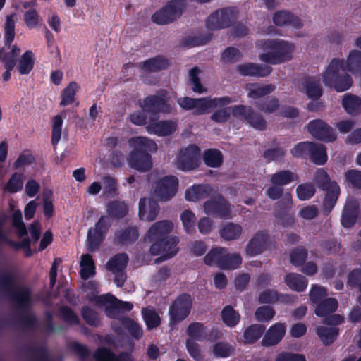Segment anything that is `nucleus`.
<instances>
[{"instance_id":"f257e3e1","label":"nucleus","mask_w":361,"mask_h":361,"mask_svg":"<svg viewBox=\"0 0 361 361\" xmlns=\"http://www.w3.org/2000/svg\"><path fill=\"white\" fill-rule=\"evenodd\" d=\"M0 290L15 305L20 314L17 322L26 329L37 326L36 315L30 312L32 308V290L26 286H18L14 274L8 271L0 273Z\"/></svg>"},{"instance_id":"f03ea898","label":"nucleus","mask_w":361,"mask_h":361,"mask_svg":"<svg viewBox=\"0 0 361 361\" xmlns=\"http://www.w3.org/2000/svg\"><path fill=\"white\" fill-rule=\"evenodd\" d=\"M173 228V223L166 220L157 221L149 228L145 241L152 243L149 251L152 255H161L163 259H167L177 254L178 238L168 236Z\"/></svg>"},{"instance_id":"7ed1b4c3","label":"nucleus","mask_w":361,"mask_h":361,"mask_svg":"<svg viewBox=\"0 0 361 361\" xmlns=\"http://www.w3.org/2000/svg\"><path fill=\"white\" fill-rule=\"evenodd\" d=\"M128 142L133 149L127 158L129 166L140 172L149 171L153 166L151 153L157 151V143L142 136L133 137L128 140Z\"/></svg>"},{"instance_id":"20e7f679","label":"nucleus","mask_w":361,"mask_h":361,"mask_svg":"<svg viewBox=\"0 0 361 361\" xmlns=\"http://www.w3.org/2000/svg\"><path fill=\"white\" fill-rule=\"evenodd\" d=\"M231 113L235 118L245 121L257 130L262 131L267 128V121L263 116L256 112L252 106L243 104L217 110L211 115L210 118L216 123H226L230 118Z\"/></svg>"},{"instance_id":"39448f33","label":"nucleus","mask_w":361,"mask_h":361,"mask_svg":"<svg viewBox=\"0 0 361 361\" xmlns=\"http://www.w3.org/2000/svg\"><path fill=\"white\" fill-rule=\"evenodd\" d=\"M258 46L266 51L259 55V60L271 65L281 64L291 60L295 49L293 43L279 39L260 40Z\"/></svg>"},{"instance_id":"423d86ee","label":"nucleus","mask_w":361,"mask_h":361,"mask_svg":"<svg viewBox=\"0 0 361 361\" xmlns=\"http://www.w3.org/2000/svg\"><path fill=\"white\" fill-rule=\"evenodd\" d=\"M342 64L343 63L339 61L338 58H334L322 74L324 85L338 92L347 91L353 83L352 77L346 73Z\"/></svg>"},{"instance_id":"0eeeda50","label":"nucleus","mask_w":361,"mask_h":361,"mask_svg":"<svg viewBox=\"0 0 361 361\" xmlns=\"http://www.w3.org/2000/svg\"><path fill=\"white\" fill-rule=\"evenodd\" d=\"M187 6V0H170L152 14V20L160 25L172 23L180 18Z\"/></svg>"},{"instance_id":"6e6552de","label":"nucleus","mask_w":361,"mask_h":361,"mask_svg":"<svg viewBox=\"0 0 361 361\" xmlns=\"http://www.w3.org/2000/svg\"><path fill=\"white\" fill-rule=\"evenodd\" d=\"M141 109L149 114L157 116L159 114H169L172 113L173 106L170 103V97L166 90H161L157 94H150L139 101Z\"/></svg>"},{"instance_id":"1a4fd4ad","label":"nucleus","mask_w":361,"mask_h":361,"mask_svg":"<svg viewBox=\"0 0 361 361\" xmlns=\"http://www.w3.org/2000/svg\"><path fill=\"white\" fill-rule=\"evenodd\" d=\"M192 299L189 293L177 296L169 308V326L173 327L185 320L190 314Z\"/></svg>"},{"instance_id":"9d476101","label":"nucleus","mask_w":361,"mask_h":361,"mask_svg":"<svg viewBox=\"0 0 361 361\" xmlns=\"http://www.w3.org/2000/svg\"><path fill=\"white\" fill-rule=\"evenodd\" d=\"M238 18V11L235 8H224L209 15L206 20V27L210 30H218L231 27Z\"/></svg>"},{"instance_id":"9b49d317","label":"nucleus","mask_w":361,"mask_h":361,"mask_svg":"<svg viewBox=\"0 0 361 361\" xmlns=\"http://www.w3.org/2000/svg\"><path fill=\"white\" fill-rule=\"evenodd\" d=\"M111 226V221L107 216H102L95 224L94 228L87 231V247L89 252H94L99 249L104 240Z\"/></svg>"},{"instance_id":"f8f14e48","label":"nucleus","mask_w":361,"mask_h":361,"mask_svg":"<svg viewBox=\"0 0 361 361\" xmlns=\"http://www.w3.org/2000/svg\"><path fill=\"white\" fill-rule=\"evenodd\" d=\"M200 163V149L195 145H189L182 149L177 157V167L183 171H190L199 167Z\"/></svg>"},{"instance_id":"ddd939ff","label":"nucleus","mask_w":361,"mask_h":361,"mask_svg":"<svg viewBox=\"0 0 361 361\" xmlns=\"http://www.w3.org/2000/svg\"><path fill=\"white\" fill-rule=\"evenodd\" d=\"M204 212L213 217L226 219L231 213V204L218 191L203 205Z\"/></svg>"},{"instance_id":"4468645a","label":"nucleus","mask_w":361,"mask_h":361,"mask_svg":"<svg viewBox=\"0 0 361 361\" xmlns=\"http://www.w3.org/2000/svg\"><path fill=\"white\" fill-rule=\"evenodd\" d=\"M111 326L117 335H123L127 332L135 340H140L143 336L142 326L128 317H122L119 318V321H113Z\"/></svg>"},{"instance_id":"2eb2a0df","label":"nucleus","mask_w":361,"mask_h":361,"mask_svg":"<svg viewBox=\"0 0 361 361\" xmlns=\"http://www.w3.org/2000/svg\"><path fill=\"white\" fill-rule=\"evenodd\" d=\"M307 129L312 137L325 142H332L337 138L333 128L322 119L310 121L307 126Z\"/></svg>"},{"instance_id":"dca6fc26","label":"nucleus","mask_w":361,"mask_h":361,"mask_svg":"<svg viewBox=\"0 0 361 361\" xmlns=\"http://www.w3.org/2000/svg\"><path fill=\"white\" fill-rule=\"evenodd\" d=\"M271 236L267 230L257 231L248 241L245 247V253L249 257L262 254L269 247Z\"/></svg>"},{"instance_id":"f3484780","label":"nucleus","mask_w":361,"mask_h":361,"mask_svg":"<svg viewBox=\"0 0 361 361\" xmlns=\"http://www.w3.org/2000/svg\"><path fill=\"white\" fill-rule=\"evenodd\" d=\"M178 188V179L174 176H166L157 181L155 193L163 201L171 200Z\"/></svg>"},{"instance_id":"a211bd4d","label":"nucleus","mask_w":361,"mask_h":361,"mask_svg":"<svg viewBox=\"0 0 361 361\" xmlns=\"http://www.w3.org/2000/svg\"><path fill=\"white\" fill-rule=\"evenodd\" d=\"M237 71L242 76L264 78L271 73L273 68L267 64L250 62L238 65Z\"/></svg>"},{"instance_id":"6ab92c4d","label":"nucleus","mask_w":361,"mask_h":361,"mask_svg":"<svg viewBox=\"0 0 361 361\" xmlns=\"http://www.w3.org/2000/svg\"><path fill=\"white\" fill-rule=\"evenodd\" d=\"M286 331L285 324L277 322L271 325L261 341V344L264 347H270L279 344L283 337Z\"/></svg>"},{"instance_id":"aec40b11","label":"nucleus","mask_w":361,"mask_h":361,"mask_svg":"<svg viewBox=\"0 0 361 361\" xmlns=\"http://www.w3.org/2000/svg\"><path fill=\"white\" fill-rule=\"evenodd\" d=\"M217 190L209 184L193 185L185 191V197L188 201L197 202L206 198H212Z\"/></svg>"},{"instance_id":"412c9836","label":"nucleus","mask_w":361,"mask_h":361,"mask_svg":"<svg viewBox=\"0 0 361 361\" xmlns=\"http://www.w3.org/2000/svg\"><path fill=\"white\" fill-rule=\"evenodd\" d=\"M177 128V123L172 120L150 121L147 126V130L149 133L164 137L173 134Z\"/></svg>"},{"instance_id":"4be33fe9","label":"nucleus","mask_w":361,"mask_h":361,"mask_svg":"<svg viewBox=\"0 0 361 361\" xmlns=\"http://www.w3.org/2000/svg\"><path fill=\"white\" fill-rule=\"evenodd\" d=\"M139 238V231L135 226H128L114 233V244L128 246L134 244Z\"/></svg>"},{"instance_id":"5701e85b","label":"nucleus","mask_w":361,"mask_h":361,"mask_svg":"<svg viewBox=\"0 0 361 361\" xmlns=\"http://www.w3.org/2000/svg\"><path fill=\"white\" fill-rule=\"evenodd\" d=\"M159 205L157 201L153 199L141 198L139 202L138 215L141 220L147 221H154L159 212Z\"/></svg>"},{"instance_id":"b1692460","label":"nucleus","mask_w":361,"mask_h":361,"mask_svg":"<svg viewBox=\"0 0 361 361\" xmlns=\"http://www.w3.org/2000/svg\"><path fill=\"white\" fill-rule=\"evenodd\" d=\"M301 92L312 100H319L323 94V89L318 78L306 76L301 81Z\"/></svg>"},{"instance_id":"393cba45","label":"nucleus","mask_w":361,"mask_h":361,"mask_svg":"<svg viewBox=\"0 0 361 361\" xmlns=\"http://www.w3.org/2000/svg\"><path fill=\"white\" fill-rule=\"evenodd\" d=\"M274 23L279 27H293L300 29L302 27L301 20L293 13L287 11H278L273 16Z\"/></svg>"},{"instance_id":"a878e982","label":"nucleus","mask_w":361,"mask_h":361,"mask_svg":"<svg viewBox=\"0 0 361 361\" xmlns=\"http://www.w3.org/2000/svg\"><path fill=\"white\" fill-rule=\"evenodd\" d=\"M171 65L170 61L162 55H157L140 63L138 67L146 73H157L166 70Z\"/></svg>"},{"instance_id":"bb28decb","label":"nucleus","mask_w":361,"mask_h":361,"mask_svg":"<svg viewBox=\"0 0 361 361\" xmlns=\"http://www.w3.org/2000/svg\"><path fill=\"white\" fill-rule=\"evenodd\" d=\"M359 214V205L356 201H348L342 211L341 222L344 228H351L356 223Z\"/></svg>"},{"instance_id":"cd10ccee","label":"nucleus","mask_w":361,"mask_h":361,"mask_svg":"<svg viewBox=\"0 0 361 361\" xmlns=\"http://www.w3.org/2000/svg\"><path fill=\"white\" fill-rule=\"evenodd\" d=\"M324 191L326 193L322 202V212L324 216H327L336 204L341 190L339 185H334L333 188Z\"/></svg>"},{"instance_id":"c85d7f7f","label":"nucleus","mask_w":361,"mask_h":361,"mask_svg":"<svg viewBox=\"0 0 361 361\" xmlns=\"http://www.w3.org/2000/svg\"><path fill=\"white\" fill-rule=\"evenodd\" d=\"M339 61L343 63V68L353 74L361 72V51L352 50L347 58V60L339 59Z\"/></svg>"},{"instance_id":"c756f323","label":"nucleus","mask_w":361,"mask_h":361,"mask_svg":"<svg viewBox=\"0 0 361 361\" xmlns=\"http://www.w3.org/2000/svg\"><path fill=\"white\" fill-rule=\"evenodd\" d=\"M342 105L345 111L352 116L361 114V98L352 94H345L342 99Z\"/></svg>"},{"instance_id":"7c9ffc66","label":"nucleus","mask_w":361,"mask_h":361,"mask_svg":"<svg viewBox=\"0 0 361 361\" xmlns=\"http://www.w3.org/2000/svg\"><path fill=\"white\" fill-rule=\"evenodd\" d=\"M266 326L261 324H254L248 326L243 336L245 344H253L258 341L265 332Z\"/></svg>"},{"instance_id":"2f4dec72","label":"nucleus","mask_w":361,"mask_h":361,"mask_svg":"<svg viewBox=\"0 0 361 361\" xmlns=\"http://www.w3.org/2000/svg\"><path fill=\"white\" fill-rule=\"evenodd\" d=\"M298 180V176L289 170L276 171L270 178V182L272 185H276L281 188Z\"/></svg>"},{"instance_id":"473e14b6","label":"nucleus","mask_w":361,"mask_h":361,"mask_svg":"<svg viewBox=\"0 0 361 361\" xmlns=\"http://www.w3.org/2000/svg\"><path fill=\"white\" fill-rule=\"evenodd\" d=\"M247 86V90H248L247 97L253 99L269 95L276 89V86L273 84L259 85L257 83H251Z\"/></svg>"},{"instance_id":"72a5a7b5","label":"nucleus","mask_w":361,"mask_h":361,"mask_svg":"<svg viewBox=\"0 0 361 361\" xmlns=\"http://www.w3.org/2000/svg\"><path fill=\"white\" fill-rule=\"evenodd\" d=\"M286 284L293 290L302 292L307 286V279L302 275L289 273L284 279Z\"/></svg>"},{"instance_id":"f704fd0d","label":"nucleus","mask_w":361,"mask_h":361,"mask_svg":"<svg viewBox=\"0 0 361 361\" xmlns=\"http://www.w3.org/2000/svg\"><path fill=\"white\" fill-rule=\"evenodd\" d=\"M207 327L202 322H194L188 326L186 334L188 339H193L195 341H205Z\"/></svg>"},{"instance_id":"c9c22d12","label":"nucleus","mask_w":361,"mask_h":361,"mask_svg":"<svg viewBox=\"0 0 361 361\" xmlns=\"http://www.w3.org/2000/svg\"><path fill=\"white\" fill-rule=\"evenodd\" d=\"M106 212L111 218L121 219L128 213V207L123 201L113 200L106 205Z\"/></svg>"},{"instance_id":"e433bc0d","label":"nucleus","mask_w":361,"mask_h":361,"mask_svg":"<svg viewBox=\"0 0 361 361\" xmlns=\"http://www.w3.org/2000/svg\"><path fill=\"white\" fill-rule=\"evenodd\" d=\"M203 161L205 165L212 168L220 167L224 161L222 152L215 148L206 149L203 153Z\"/></svg>"},{"instance_id":"4c0bfd02","label":"nucleus","mask_w":361,"mask_h":361,"mask_svg":"<svg viewBox=\"0 0 361 361\" xmlns=\"http://www.w3.org/2000/svg\"><path fill=\"white\" fill-rule=\"evenodd\" d=\"M316 334L324 345H329L337 338L339 329L337 327L320 326L317 328Z\"/></svg>"},{"instance_id":"58836bf2","label":"nucleus","mask_w":361,"mask_h":361,"mask_svg":"<svg viewBox=\"0 0 361 361\" xmlns=\"http://www.w3.org/2000/svg\"><path fill=\"white\" fill-rule=\"evenodd\" d=\"M128 259V256L126 252L118 253L106 262V269L111 272L125 271Z\"/></svg>"},{"instance_id":"ea45409f","label":"nucleus","mask_w":361,"mask_h":361,"mask_svg":"<svg viewBox=\"0 0 361 361\" xmlns=\"http://www.w3.org/2000/svg\"><path fill=\"white\" fill-rule=\"evenodd\" d=\"M308 158L316 165L325 164L328 159L326 147L322 144L313 142Z\"/></svg>"},{"instance_id":"a19ab883","label":"nucleus","mask_w":361,"mask_h":361,"mask_svg":"<svg viewBox=\"0 0 361 361\" xmlns=\"http://www.w3.org/2000/svg\"><path fill=\"white\" fill-rule=\"evenodd\" d=\"M258 110L264 114H273L280 107V101L275 97H268L259 99L255 103Z\"/></svg>"},{"instance_id":"79ce46f5","label":"nucleus","mask_w":361,"mask_h":361,"mask_svg":"<svg viewBox=\"0 0 361 361\" xmlns=\"http://www.w3.org/2000/svg\"><path fill=\"white\" fill-rule=\"evenodd\" d=\"M314 180L319 190L324 191L338 185L335 180H331L329 174L324 169H318L314 174Z\"/></svg>"},{"instance_id":"37998d69","label":"nucleus","mask_w":361,"mask_h":361,"mask_svg":"<svg viewBox=\"0 0 361 361\" xmlns=\"http://www.w3.org/2000/svg\"><path fill=\"white\" fill-rule=\"evenodd\" d=\"M338 307V302L335 298H328L319 302L314 310L318 317H326L334 312Z\"/></svg>"},{"instance_id":"c03bdc74","label":"nucleus","mask_w":361,"mask_h":361,"mask_svg":"<svg viewBox=\"0 0 361 361\" xmlns=\"http://www.w3.org/2000/svg\"><path fill=\"white\" fill-rule=\"evenodd\" d=\"M106 297H109V295L99 296L97 299V302L100 304L109 303L104 309L105 314L109 318L115 319H117V321H119V318L124 316L121 315V313L120 310H118V307L116 305L115 300L111 298V300H109L106 299Z\"/></svg>"},{"instance_id":"a18cd8bd","label":"nucleus","mask_w":361,"mask_h":361,"mask_svg":"<svg viewBox=\"0 0 361 361\" xmlns=\"http://www.w3.org/2000/svg\"><path fill=\"white\" fill-rule=\"evenodd\" d=\"M223 322L228 327L235 326L240 322V315L231 305H226L221 312Z\"/></svg>"},{"instance_id":"49530a36","label":"nucleus","mask_w":361,"mask_h":361,"mask_svg":"<svg viewBox=\"0 0 361 361\" xmlns=\"http://www.w3.org/2000/svg\"><path fill=\"white\" fill-rule=\"evenodd\" d=\"M79 88L76 82H71L61 92L60 106H66L72 104L75 100V95Z\"/></svg>"},{"instance_id":"de8ad7c7","label":"nucleus","mask_w":361,"mask_h":361,"mask_svg":"<svg viewBox=\"0 0 361 361\" xmlns=\"http://www.w3.org/2000/svg\"><path fill=\"white\" fill-rule=\"evenodd\" d=\"M242 230L240 225L229 222L220 230V235L226 240H233L240 238Z\"/></svg>"},{"instance_id":"09e8293b","label":"nucleus","mask_w":361,"mask_h":361,"mask_svg":"<svg viewBox=\"0 0 361 361\" xmlns=\"http://www.w3.org/2000/svg\"><path fill=\"white\" fill-rule=\"evenodd\" d=\"M226 252V248L218 247L212 248L204 257L205 264L212 266L216 265L220 268L224 256Z\"/></svg>"},{"instance_id":"8fccbe9b","label":"nucleus","mask_w":361,"mask_h":361,"mask_svg":"<svg viewBox=\"0 0 361 361\" xmlns=\"http://www.w3.org/2000/svg\"><path fill=\"white\" fill-rule=\"evenodd\" d=\"M34 54L32 51H26L20 57L18 63V71L20 75H27L33 69Z\"/></svg>"},{"instance_id":"3c124183","label":"nucleus","mask_w":361,"mask_h":361,"mask_svg":"<svg viewBox=\"0 0 361 361\" xmlns=\"http://www.w3.org/2000/svg\"><path fill=\"white\" fill-rule=\"evenodd\" d=\"M81 315L87 324L97 327L101 325L99 313L93 308L84 305L81 308Z\"/></svg>"},{"instance_id":"603ef678","label":"nucleus","mask_w":361,"mask_h":361,"mask_svg":"<svg viewBox=\"0 0 361 361\" xmlns=\"http://www.w3.org/2000/svg\"><path fill=\"white\" fill-rule=\"evenodd\" d=\"M235 353V348L229 343L220 341L216 343L212 348V353L216 357L226 358Z\"/></svg>"},{"instance_id":"864d4df0","label":"nucleus","mask_w":361,"mask_h":361,"mask_svg":"<svg viewBox=\"0 0 361 361\" xmlns=\"http://www.w3.org/2000/svg\"><path fill=\"white\" fill-rule=\"evenodd\" d=\"M212 37V35L211 33L188 36L183 39V44L185 47H189L204 45L211 41Z\"/></svg>"},{"instance_id":"5fc2aeb1","label":"nucleus","mask_w":361,"mask_h":361,"mask_svg":"<svg viewBox=\"0 0 361 361\" xmlns=\"http://www.w3.org/2000/svg\"><path fill=\"white\" fill-rule=\"evenodd\" d=\"M347 284L351 288H357L361 293V269L355 268L348 273ZM357 302L361 305V293L357 296Z\"/></svg>"},{"instance_id":"6e6d98bb","label":"nucleus","mask_w":361,"mask_h":361,"mask_svg":"<svg viewBox=\"0 0 361 361\" xmlns=\"http://www.w3.org/2000/svg\"><path fill=\"white\" fill-rule=\"evenodd\" d=\"M142 313L147 329L151 330L160 325L161 318L154 310L143 309Z\"/></svg>"},{"instance_id":"4d7b16f0","label":"nucleus","mask_w":361,"mask_h":361,"mask_svg":"<svg viewBox=\"0 0 361 361\" xmlns=\"http://www.w3.org/2000/svg\"><path fill=\"white\" fill-rule=\"evenodd\" d=\"M242 262L241 256L238 253L229 254L226 250L223 260L221 262V269H235Z\"/></svg>"},{"instance_id":"13d9d810","label":"nucleus","mask_w":361,"mask_h":361,"mask_svg":"<svg viewBox=\"0 0 361 361\" xmlns=\"http://www.w3.org/2000/svg\"><path fill=\"white\" fill-rule=\"evenodd\" d=\"M26 350L31 355L32 361H53L44 346H30Z\"/></svg>"},{"instance_id":"bf43d9fd","label":"nucleus","mask_w":361,"mask_h":361,"mask_svg":"<svg viewBox=\"0 0 361 361\" xmlns=\"http://www.w3.org/2000/svg\"><path fill=\"white\" fill-rule=\"evenodd\" d=\"M15 14L6 16L4 27L5 45L11 46L15 38Z\"/></svg>"},{"instance_id":"052dcab7","label":"nucleus","mask_w":361,"mask_h":361,"mask_svg":"<svg viewBox=\"0 0 361 361\" xmlns=\"http://www.w3.org/2000/svg\"><path fill=\"white\" fill-rule=\"evenodd\" d=\"M316 189L311 183L300 184L296 188V195L300 200L305 201L311 199L315 194Z\"/></svg>"},{"instance_id":"680f3d73","label":"nucleus","mask_w":361,"mask_h":361,"mask_svg":"<svg viewBox=\"0 0 361 361\" xmlns=\"http://www.w3.org/2000/svg\"><path fill=\"white\" fill-rule=\"evenodd\" d=\"M307 255V250L305 247H297L290 254V262L295 267L302 266L305 262Z\"/></svg>"},{"instance_id":"e2e57ef3","label":"nucleus","mask_w":361,"mask_h":361,"mask_svg":"<svg viewBox=\"0 0 361 361\" xmlns=\"http://www.w3.org/2000/svg\"><path fill=\"white\" fill-rule=\"evenodd\" d=\"M180 219L186 233L192 234L195 231L196 216L190 210H185L180 215Z\"/></svg>"},{"instance_id":"0e129e2a","label":"nucleus","mask_w":361,"mask_h":361,"mask_svg":"<svg viewBox=\"0 0 361 361\" xmlns=\"http://www.w3.org/2000/svg\"><path fill=\"white\" fill-rule=\"evenodd\" d=\"M312 145V142H300L293 147L290 153L295 158L307 159L310 155Z\"/></svg>"},{"instance_id":"69168bd1","label":"nucleus","mask_w":361,"mask_h":361,"mask_svg":"<svg viewBox=\"0 0 361 361\" xmlns=\"http://www.w3.org/2000/svg\"><path fill=\"white\" fill-rule=\"evenodd\" d=\"M63 125V118L61 116L56 115L53 118V124L51 130V142L55 147L59 142L61 137V129Z\"/></svg>"},{"instance_id":"338daca9","label":"nucleus","mask_w":361,"mask_h":361,"mask_svg":"<svg viewBox=\"0 0 361 361\" xmlns=\"http://www.w3.org/2000/svg\"><path fill=\"white\" fill-rule=\"evenodd\" d=\"M286 151L282 147L271 148L265 150L263 153V157L268 161H283Z\"/></svg>"},{"instance_id":"774afa93","label":"nucleus","mask_w":361,"mask_h":361,"mask_svg":"<svg viewBox=\"0 0 361 361\" xmlns=\"http://www.w3.org/2000/svg\"><path fill=\"white\" fill-rule=\"evenodd\" d=\"M274 309L268 305H264L258 307L255 313V318L260 322H269L275 316Z\"/></svg>"}]
</instances>
